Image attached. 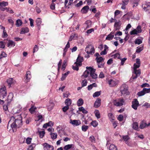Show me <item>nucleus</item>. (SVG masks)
I'll use <instances>...</instances> for the list:
<instances>
[{
	"label": "nucleus",
	"instance_id": "f257e3e1",
	"mask_svg": "<svg viewBox=\"0 0 150 150\" xmlns=\"http://www.w3.org/2000/svg\"><path fill=\"white\" fill-rule=\"evenodd\" d=\"M8 125L14 131L15 128H18L22 125V118L21 115H14L11 117Z\"/></svg>",
	"mask_w": 150,
	"mask_h": 150
},
{
	"label": "nucleus",
	"instance_id": "f03ea898",
	"mask_svg": "<svg viewBox=\"0 0 150 150\" xmlns=\"http://www.w3.org/2000/svg\"><path fill=\"white\" fill-rule=\"evenodd\" d=\"M120 91L122 94H128V86L124 84H122L120 87Z\"/></svg>",
	"mask_w": 150,
	"mask_h": 150
},
{
	"label": "nucleus",
	"instance_id": "7ed1b4c3",
	"mask_svg": "<svg viewBox=\"0 0 150 150\" xmlns=\"http://www.w3.org/2000/svg\"><path fill=\"white\" fill-rule=\"evenodd\" d=\"M87 69L88 70L90 71V75L91 76L93 79H96L97 78V75L95 73L96 70L93 68L91 67H86Z\"/></svg>",
	"mask_w": 150,
	"mask_h": 150
},
{
	"label": "nucleus",
	"instance_id": "20e7f679",
	"mask_svg": "<svg viewBox=\"0 0 150 150\" xmlns=\"http://www.w3.org/2000/svg\"><path fill=\"white\" fill-rule=\"evenodd\" d=\"M119 81L115 79H111L108 80V83L109 86L113 87L116 86L118 83Z\"/></svg>",
	"mask_w": 150,
	"mask_h": 150
},
{
	"label": "nucleus",
	"instance_id": "39448f33",
	"mask_svg": "<svg viewBox=\"0 0 150 150\" xmlns=\"http://www.w3.org/2000/svg\"><path fill=\"white\" fill-rule=\"evenodd\" d=\"M85 51L88 54H92L94 53L93 47L91 45H88L85 49Z\"/></svg>",
	"mask_w": 150,
	"mask_h": 150
},
{
	"label": "nucleus",
	"instance_id": "423d86ee",
	"mask_svg": "<svg viewBox=\"0 0 150 150\" xmlns=\"http://www.w3.org/2000/svg\"><path fill=\"white\" fill-rule=\"evenodd\" d=\"M113 103L115 106H120L124 104L125 101L122 98H120L114 100Z\"/></svg>",
	"mask_w": 150,
	"mask_h": 150
},
{
	"label": "nucleus",
	"instance_id": "0eeeda50",
	"mask_svg": "<svg viewBox=\"0 0 150 150\" xmlns=\"http://www.w3.org/2000/svg\"><path fill=\"white\" fill-rule=\"evenodd\" d=\"M0 97L1 98H4L7 95V91L6 88L4 86L2 87L0 89Z\"/></svg>",
	"mask_w": 150,
	"mask_h": 150
},
{
	"label": "nucleus",
	"instance_id": "6e6552de",
	"mask_svg": "<svg viewBox=\"0 0 150 150\" xmlns=\"http://www.w3.org/2000/svg\"><path fill=\"white\" fill-rule=\"evenodd\" d=\"M139 105V103L137 99H135L132 101V107L134 110H137Z\"/></svg>",
	"mask_w": 150,
	"mask_h": 150
},
{
	"label": "nucleus",
	"instance_id": "1a4fd4ad",
	"mask_svg": "<svg viewBox=\"0 0 150 150\" xmlns=\"http://www.w3.org/2000/svg\"><path fill=\"white\" fill-rule=\"evenodd\" d=\"M43 145L44 150H54V147L47 143H45Z\"/></svg>",
	"mask_w": 150,
	"mask_h": 150
},
{
	"label": "nucleus",
	"instance_id": "9d476101",
	"mask_svg": "<svg viewBox=\"0 0 150 150\" xmlns=\"http://www.w3.org/2000/svg\"><path fill=\"white\" fill-rule=\"evenodd\" d=\"M70 123L74 126H78L81 124V121L79 120H70Z\"/></svg>",
	"mask_w": 150,
	"mask_h": 150
},
{
	"label": "nucleus",
	"instance_id": "9b49d317",
	"mask_svg": "<svg viewBox=\"0 0 150 150\" xmlns=\"http://www.w3.org/2000/svg\"><path fill=\"white\" fill-rule=\"evenodd\" d=\"M142 7L144 10L150 12V3H147L142 5Z\"/></svg>",
	"mask_w": 150,
	"mask_h": 150
},
{
	"label": "nucleus",
	"instance_id": "f8f14e48",
	"mask_svg": "<svg viewBox=\"0 0 150 150\" xmlns=\"http://www.w3.org/2000/svg\"><path fill=\"white\" fill-rule=\"evenodd\" d=\"M136 63H134V70L136 69L139 67L140 66V59H136Z\"/></svg>",
	"mask_w": 150,
	"mask_h": 150
},
{
	"label": "nucleus",
	"instance_id": "ddd939ff",
	"mask_svg": "<svg viewBox=\"0 0 150 150\" xmlns=\"http://www.w3.org/2000/svg\"><path fill=\"white\" fill-rule=\"evenodd\" d=\"M121 25V23L120 21H119L118 22L116 21L115 22L114 26L116 30H119L120 28V26Z\"/></svg>",
	"mask_w": 150,
	"mask_h": 150
},
{
	"label": "nucleus",
	"instance_id": "4468645a",
	"mask_svg": "<svg viewBox=\"0 0 150 150\" xmlns=\"http://www.w3.org/2000/svg\"><path fill=\"white\" fill-rule=\"evenodd\" d=\"M13 97V95L12 93H9L7 100V105H9L12 100Z\"/></svg>",
	"mask_w": 150,
	"mask_h": 150
},
{
	"label": "nucleus",
	"instance_id": "2eb2a0df",
	"mask_svg": "<svg viewBox=\"0 0 150 150\" xmlns=\"http://www.w3.org/2000/svg\"><path fill=\"white\" fill-rule=\"evenodd\" d=\"M83 61V58L82 57L78 56L76 59V61L74 63L81 66L82 64L81 63Z\"/></svg>",
	"mask_w": 150,
	"mask_h": 150
},
{
	"label": "nucleus",
	"instance_id": "dca6fc26",
	"mask_svg": "<svg viewBox=\"0 0 150 150\" xmlns=\"http://www.w3.org/2000/svg\"><path fill=\"white\" fill-rule=\"evenodd\" d=\"M101 104V99L98 98L96 99L94 103V107L95 108L99 107Z\"/></svg>",
	"mask_w": 150,
	"mask_h": 150
},
{
	"label": "nucleus",
	"instance_id": "f3484780",
	"mask_svg": "<svg viewBox=\"0 0 150 150\" xmlns=\"http://www.w3.org/2000/svg\"><path fill=\"white\" fill-rule=\"evenodd\" d=\"M114 32H111L106 37V39L110 40L112 39L114 37Z\"/></svg>",
	"mask_w": 150,
	"mask_h": 150
},
{
	"label": "nucleus",
	"instance_id": "a211bd4d",
	"mask_svg": "<svg viewBox=\"0 0 150 150\" xmlns=\"http://www.w3.org/2000/svg\"><path fill=\"white\" fill-rule=\"evenodd\" d=\"M78 37V35L76 34H73L70 36L69 41H71L73 39H76Z\"/></svg>",
	"mask_w": 150,
	"mask_h": 150
},
{
	"label": "nucleus",
	"instance_id": "6ab92c4d",
	"mask_svg": "<svg viewBox=\"0 0 150 150\" xmlns=\"http://www.w3.org/2000/svg\"><path fill=\"white\" fill-rule=\"evenodd\" d=\"M16 43L12 40H9L7 44V46L9 47H14Z\"/></svg>",
	"mask_w": 150,
	"mask_h": 150
},
{
	"label": "nucleus",
	"instance_id": "aec40b11",
	"mask_svg": "<svg viewBox=\"0 0 150 150\" xmlns=\"http://www.w3.org/2000/svg\"><path fill=\"white\" fill-rule=\"evenodd\" d=\"M25 77L26 79L27 80L26 81H28L31 77V73L30 71L27 72Z\"/></svg>",
	"mask_w": 150,
	"mask_h": 150
},
{
	"label": "nucleus",
	"instance_id": "412c9836",
	"mask_svg": "<svg viewBox=\"0 0 150 150\" xmlns=\"http://www.w3.org/2000/svg\"><path fill=\"white\" fill-rule=\"evenodd\" d=\"M89 74H90V71L88 70L87 69L83 73L81 76L84 77V78H86Z\"/></svg>",
	"mask_w": 150,
	"mask_h": 150
},
{
	"label": "nucleus",
	"instance_id": "4be33fe9",
	"mask_svg": "<svg viewBox=\"0 0 150 150\" xmlns=\"http://www.w3.org/2000/svg\"><path fill=\"white\" fill-rule=\"evenodd\" d=\"M83 100L81 98H79L77 101V105L78 106H80L83 105Z\"/></svg>",
	"mask_w": 150,
	"mask_h": 150
},
{
	"label": "nucleus",
	"instance_id": "5701e85b",
	"mask_svg": "<svg viewBox=\"0 0 150 150\" xmlns=\"http://www.w3.org/2000/svg\"><path fill=\"white\" fill-rule=\"evenodd\" d=\"M89 7L88 6H86L83 7L81 10V12L83 13H86L88 11Z\"/></svg>",
	"mask_w": 150,
	"mask_h": 150
},
{
	"label": "nucleus",
	"instance_id": "b1692460",
	"mask_svg": "<svg viewBox=\"0 0 150 150\" xmlns=\"http://www.w3.org/2000/svg\"><path fill=\"white\" fill-rule=\"evenodd\" d=\"M7 82L9 86V87H10L11 86V85L13 83V80L12 78H9L7 80Z\"/></svg>",
	"mask_w": 150,
	"mask_h": 150
},
{
	"label": "nucleus",
	"instance_id": "393cba45",
	"mask_svg": "<svg viewBox=\"0 0 150 150\" xmlns=\"http://www.w3.org/2000/svg\"><path fill=\"white\" fill-rule=\"evenodd\" d=\"M29 31V30L28 28L26 27L24 28H22L21 29L20 33L21 34H23L28 32Z\"/></svg>",
	"mask_w": 150,
	"mask_h": 150
},
{
	"label": "nucleus",
	"instance_id": "a878e982",
	"mask_svg": "<svg viewBox=\"0 0 150 150\" xmlns=\"http://www.w3.org/2000/svg\"><path fill=\"white\" fill-rule=\"evenodd\" d=\"M134 72L135 74L134 76L136 77L137 78L140 76L141 74V71L140 70H137V69L134 70Z\"/></svg>",
	"mask_w": 150,
	"mask_h": 150
},
{
	"label": "nucleus",
	"instance_id": "bb28decb",
	"mask_svg": "<svg viewBox=\"0 0 150 150\" xmlns=\"http://www.w3.org/2000/svg\"><path fill=\"white\" fill-rule=\"evenodd\" d=\"M94 113L95 116L97 119H99L100 117L99 111L97 110H96L94 111Z\"/></svg>",
	"mask_w": 150,
	"mask_h": 150
},
{
	"label": "nucleus",
	"instance_id": "cd10ccee",
	"mask_svg": "<svg viewBox=\"0 0 150 150\" xmlns=\"http://www.w3.org/2000/svg\"><path fill=\"white\" fill-rule=\"evenodd\" d=\"M97 85L96 83H93L90 84L88 86V90L89 91L91 90L93 87H96Z\"/></svg>",
	"mask_w": 150,
	"mask_h": 150
},
{
	"label": "nucleus",
	"instance_id": "c85d7f7f",
	"mask_svg": "<svg viewBox=\"0 0 150 150\" xmlns=\"http://www.w3.org/2000/svg\"><path fill=\"white\" fill-rule=\"evenodd\" d=\"M65 103L66 106L69 107L71 103V100L70 98H67L65 100Z\"/></svg>",
	"mask_w": 150,
	"mask_h": 150
},
{
	"label": "nucleus",
	"instance_id": "c756f323",
	"mask_svg": "<svg viewBox=\"0 0 150 150\" xmlns=\"http://www.w3.org/2000/svg\"><path fill=\"white\" fill-rule=\"evenodd\" d=\"M133 128L136 130H138L139 129L138 125L137 122H134L132 124Z\"/></svg>",
	"mask_w": 150,
	"mask_h": 150
},
{
	"label": "nucleus",
	"instance_id": "7c9ffc66",
	"mask_svg": "<svg viewBox=\"0 0 150 150\" xmlns=\"http://www.w3.org/2000/svg\"><path fill=\"white\" fill-rule=\"evenodd\" d=\"M42 22L41 19L40 18H38L36 21V23L37 26L38 27V28H39V26Z\"/></svg>",
	"mask_w": 150,
	"mask_h": 150
},
{
	"label": "nucleus",
	"instance_id": "2f4dec72",
	"mask_svg": "<svg viewBox=\"0 0 150 150\" xmlns=\"http://www.w3.org/2000/svg\"><path fill=\"white\" fill-rule=\"evenodd\" d=\"M109 150H117V147L113 144H110L109 147Z\"/></svg>",
	"mask_w": 150,
	"mask_h": 150
},
{
	"label": "nucleus",
	"instance_id": "473e14b6",
	"mask_svg": "<svg viewBox=\"0 0 150 150\" xmlns=\"http://www.w3.org/2000/svg\"><path fill=\"white\" fill-rule=\"evenodd\" d=\"M108 116L110 121H112L114 120L115 117L112 113H109L108 114Z\"/></svg>",
	"mask_w": 150,
	"mask_h": 150
},
{
	"label": "nucleus",
	"instance_id": "72a5a7b5",
	"mask_svg": "<svg viewBox=\"0 0 150 150\" xmlns=\"http://www.w3.org/2000/svg\"><path fill=\"white\" fill-rule=\"evenodd\" d=\"M137 48L136 52L137 53H139L143 50V46L142 45H140L137 47Z\"/></svg>",
	"mask_w": 150,
	"mask_h": 150
},
{
	"label": "nucleus",
	"instance_id": "f704fd0d",
	"mask_svg": "<svg viewBox=\"0 0 150 150\" xmlns=\"http://www.w3.org/2000/svg\"><path fill=\"white\" fill-rule=\"evenodd\" d=\"M79 109L80 111L82 112L84 114H87L88 113V111L83 107H81L79 108Z\"/></svg>",
	"mask_w": 150,
	"mask_h": 150
},
{
	"label": "nucleus",
	"instance_id": "c9c22d12",
	"mask_svg": "<svg viewBox=\"0 0 150 150\" xmlns=\"http://www.w3.org/2000/svg\"><path fill=\"white\" fill-rule=\"evenodd\" d=\"M96 59L97 60V63L100 62H103L104 60V59L102 57H96Z\"/></svg>",
	"mask_w": 150,
	"mask_h": 150
},
{
	"label": "nucleus",
	"instance_id": "e433bc0d",
	"mask_svg": "<svg viewBox=\"0 0 150 150\" xmlns=\"http://www.w3.org/2000/svg\"><path fill=\"white\" fill-rule=\"evenodd\" d=\"M146 126V123L145 122H142L140 124L139 128L141 129L144 128Z\"/></svg>",
	"mask_w": 150,
	"mask_h": 150
},
{
	"label": "nucleus",
	"instance_id": "4c0bfd02",
	"mask_svg": "<svg viewBox=\"0 0 150 150\" xmlns=\"http://www.w3.org/2000/svg\"><path fill=\"white\" fill-rule=\"evenodd\" d=\"M22 22L21 19H18L16 21V25L17 27H19L22 25Z\"/></svg>",
	"mask_w": 150,
	"mask_h": 150
},
{
	"label": "nucleus",
	"instance_id": "58836bf2",
	"mask_svg": "<svg viewBox=\"0 0 150 150\" xmlns=\"http://www.w3.org/2000/svg\"><path fill=\"white\" fill-rule=\"evenodd\" d=\"M85 24L87 25V28H88L91 27L92 25V23L91 21L88 20L86 21Z\"/></svg>",
	"mask_w": 150,
	"mask_h": 150
},
{
	"label": "nucleus",
	"instance_id": "ea45409f",
	"mask_svg": "<svg viewBox=\"0 0 150 150\" xmlns=\"http://www.w3.org/2000/svg\"><path fill=\"white\" fill-rule=\"evenodd\" d=\"M112 57L115 59H120V54L119 53H117L112 55Z\"/></svg>",
	"mask_w": 150,
	"mask_h": 150
},
{
	"label": "nucleus",
	"instance_id": "a19ab883",
	"mask_svg": "<svg viewBox=\"0 0 150 150\" xmlns=\"http://www.w3.org/2000/svg\"><path fill=\"white\" fill-rule=\"evenodd\" d=\"M101 91H96L94 93L93 95L94 98L98 97L100 95Z\"/></svg>",
	"mask_w": 150,
	"mask_h": 150
},
{
	"label": "nucleus",
	"instance_id": "79ce46f5",
	"mask_svg": "<svg viewBox=\"0 0 150 150\" xmlns=\"http://www.w3.org/2000/svg\"><path fill=\"white\" fill-rule=\"evenodd\" d=\"M72 144H68L64 146V150H68L71 149L72 147Z\"/></svg>",
	"mask_w": 150,
	"mask_h": 150
},
{
	"label": "nucleus",
	"instance_id": "37998d69",
	"mask_svg": "<svg viewBox=\"0 0 150 150\" xmlns=\"http://www.w3.org/2000/svg\"><path fill=\"white\" fill-rule=\"evenodd\" d=\"M51 137V138L52 139H56L57 137V134L56 133H51L50 134Z\"/></svg>",
	"mask_w": 150,
	"mask_h": 150
},
{
	"label": "nucleus",
	"instance_id": "c03bdc74",
	"mask_svg": "<svg viewBox=\"0 0 150 150\" xmlns=\"http://www.w3.org/2000/svg\"><path fill=\"white\" fill-rule=\"evenodd\" d=\"M8 3L7 2L2 1L0 2V6H8Z\"/></svg>",
	"mask_w": 150,
	"mask_h": 150
},
{
	"label": "nucleus",
	"instance_id": "a18cd8bd",
	"mask_svg": "<svg viewBox=\"0 0 150 150\" xmlns=\"http://www.w3.org/2000/svg\"><path fill=\"white\" fill-rule=\"evenodd\" d=\"M36 109V107L32 106L29 109V111L31 113H33Z\"/></svg>",
	"mask_w": 150,
	"mask_h": 150
},
{
	"label": "nucleus",
	"instance_id": "49530a36",
	"mask_svg": "<svg viewBox=\"0 0 150 150\" xmlns=\"http://www.w3.org/2000/svg\"><path fill=\"white\" fill-rule=\"evenodd\" d=\"M87 81L86 79H84L81 82V86L82 87H83L87 85Z\"/></svg>",
	"mask_w": 150,
	"mask_h": 150
},
{
	"label": "nucleus",
	"instance_id": "de8ad7c7",
	"mask_svg": "<svg viewBox=\"0 0 150 150\" xmlns=\"http://www.w3.org/2000/svg\"><path fill=\"white\" fill-rule=\"evenodd\" d=\"M3 28V34L2 35V37L4 38H5L7 37L8 35L6 32L5 30V28L4 27H2Z\"/></svg>",
	"mask_w": 150,
	"mask_h": 150
},
{
	"label": "nucleus",
	"instance_id": "09e8293b",
	"mask_svg": "<svg viewBox=\"0 0 150 150\" xmlns=\"http://www.w3.org/2000/svg\"><path fill=\"white\" fill-rule=\"evenodd\" d=\"M142 40L139 39H136L135 41V43L136 44L139 45L142 43Z\"/></svg>",
	"mask_w": 150,
	"mask_h": 150
},
{
	"label": "nucleus",
	"instance_id": "8fccbe9b",
	"mask_svg": "<svg viewBox=\"0 0 150 150\" xmlns=\"http://www.w3.org/2000/svg\"><path fill=\"white\" fill-rule=\"evenodd\" d=\"M91 124L93 127H96L98 125V123L96 121L94 120L92 122Z\"/></svg>",
	"mask_w": 150,
	"mask_h": 150
},
{
	"label": "nucleus",
	"instance_id": "3c124183",
	"mask_svg": "<svg viewBox=\"0 0 150 150\" xmlns=\"http://www.w3.org/2000/svg\"><path fill=\"white\" fill-rule=\"evenodd\" d=\"M54 105L53 103H50V105L48 107V110L49 111L51 110L53 108Z\"/></svg>",
	"mask_w": 150,
	"mask_h": 150
},
{
	"label": "nucleus",
	"instance_id": "603ef678",
	"mask_svg": "<svg viewBox=\"0 0 150 150\" xmlns=\"http://www.w3.org/2000/svg\"><path fill=\"white\" fill-rule=\"evenodd\" d=\"M88 126L85 125H83L81 127L82 130L83 132H86L88 129Z\"/></svg>",
	"mask_w": 150,
	"mask_h": 150
},
{
	"label": "nucleus",
	"instance_id": "864d4df0",
	"mask_svg": "<svg viewBox=\"0 0 150 150\" xmlns=\"http://www.w3.org/2000/svg\"><path fill=\"white\" fill-rule=\"evenodd\" d=\"M145 94V93H144L143 90L142 91H140L138 92L137 93V95L139 96H143Z\"/></svg>",
	"mask_w": 150,
	"mask_h": 150
},
{
	"label": "nucleus",
	"instance_id": "5fc2aeb1",
	"mask_svg": "<svg viewBox=\"0 0 150 150\" xmlns=\"http://www.w3.org/2000/svg\"><path fill=\"white\" fill-rule=\"evenodd\" d=\"M35 144H33L31 145H30L28 150H33V149L35 147Z\"/></svg>",
	"mask_w": 150,
	"mask_h": 150
},
{
	"label": "nucleus",
	"instance_id": "6e6d98bb",
	"mask_svg": "<svg viewBox=\"0 0 150 150\" xmlns=\"http://www.w3.org/2000/svg\"><path fill=\"white\" fill-rule=\"evenodd\" d=\"M39 133L40 137V138H43L45 134V132L43 131L39 132Z\"/></svg>",
	"mask_w": 150,
	"mask_h": 150
},
{
	"label": "nucleus",
	"instance_id": "4d7b16f0",
	"mask_svg": "<svg viewBox=\"0 0 150 150\" xmlns=\"http://www.w3.org/2000/svg\"><path fill=\"white\" fill-rule=\"evenodd\" d=\"M135 29L138 33H140L142 32V30L141 29V26L139 25L138 26L137 28Z\"/></svg>",
	"mask_w": 150,
	"mask_h": 150
},
{
	"label": "nucleus",
	"instance_id": "13d9d810",
	"mask_svg": "<svg viewBox=\"0 0 150 150\" xmlns=\"http://www.w3.org/2000/svg\"><path fill=\"white\" fill-rule=\"evenodd\" d=\"M6 11L10 13H14L13 10L9 7H7Z\"/></svg>",
	"mask_w": 150,
	"mask_h": 150
},
{
	"label": "nucleus",
	"instance_id": "bf43d9fd",
	"mask_svg": "<svg viewBox=\"0 0 150 150\" xmlns=\"http://www.w3.org/2000/svg\"><path fill=\"white\" fill-rule=\"evenodd\" d=\"M143 89L144 93H145V94L146 93H149L150 92V88H144Z\"/></svg>",
	"mask_w": 150,
	"mask_h": 150
},
{
	"label": "nucleus",
	"instance_id": "052dcab7",
	"mask_svg": "<svg viewBox=\"0 0 150 150\" xmlns=\"http://www.w3.org/2000/svg\"><path fill=\"white\" fill-rule=\"evenodd\" d=\"M98 68H103L104 66V63L103 62L98 63Z\"/></svg>",
	"mask_w": 150,
	"mask_h": 150
},
{
	"label": "nucleus",
	"instance_id": "680f3d73",
	"mask_svg": "<svg viewBox=\"0 0 150 150\" xmlns=\"http://www.w3.org/2000/svg\"><path fill=\"white\" fill-rule=\"evenodd\" d=\"M138 33L135 29L130 31V34L131 35L137 34Z\"/></svg>",
	"mask_w": 150,
	"mask_h": 150
},
{
	"label": "nucleus",
	"instance_id": "e2e57ef3",
	"mask_svg": "<svg viewBox=\"0 0 150 150\" xmlns=\"http://www.w3.org/2000/svg\"><path fill=\"white\" fill-rule=\"evenodd\" d=\"M123 116L122 115H119L117 118L118 120L120 121V122L122 121V120H123Z\"/></svg>",
	"mask_w": 150,
	"mask_h": 150
},
{
	"label": "nucleus",
	"instance_id": "0e129e2a",
	"mask_svg": "<svg viewBox=\"0 0 150 150\" xmlns=\"http://www.w3.org/2000/svg\"><path fill=\"white\" fill-rule=\"evenodd\" d=\"M76 65L74 66H73L72 68L74 70L78 71L79 70L78 66H79L78 64H75Z\"/></svg>",
	"mask_w": 150,
	"mask_h": 150
},
{
	"label": "nucleus",
	"instance_id": "69168bd1",
	"mask_svg": "<svg viewBox=\"0 0 150 150\" xmlns=\"http://www.w3.org/2000/svg\"><path fill=\"white\" fill-rule=\"evenodd\" d=\"M89 139L92 142H95L94 137L92 135L91 136Z\"/></svg>",
	"mask_w": 150,
	"mask_h": 150
},
{
	"label": "nucleus",
	"instance_id": "338daca9",
	"mask_svg": "<svg viewBox=\"0 0 150 150\" xmlns=\"http://www.w3.org/2000/svg\"><path fill=\"white\" fill-rule=\"evenodd\" d=\"M46 125H47L48 127H52L54 123L52 121H50L46 123Z\"/></svg>",
	"mask_w": 150,
	"mask_h": 150
},
{
	"label": "nucleus",
	"instance_id": "774afa93",
	"mask_svg": "<svg viewBox=\"0 0 150 150\" xmlns=\"http://www.w3.org/2000/svg\"><path fill=\"white\" fill-rule=\"evenodd\" d=\"M32 139L30 138H27L26 140V142L28 144H29L30 143Z\"/></svg>",
	"mask_w": 150,
	"mask_h": 150
}]
</instances>
